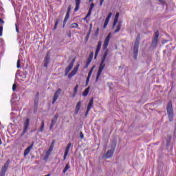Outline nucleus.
<instances>
[{"mask_svg":"<svg viewBox=\"0 0 176 176\" xmlns=\"http://www.w3.org/2000/svg\"><path fill=\"white\" fill-rule=\"evenodd\" d=\"M107 56H108V51H105L104 54L102 56L101 63L100 64L99 69L97 73L96 82H98V79H100V76H101V74H102V71H104V68H105V60L107 59Z\"/></svg>","mask_w":176,"mask_h":176,"instance_id":"1","label":"nucleus"},{"mask_svg":"<svg viewBox=\"0 0 176 176\" xmlns=\"http://www.w3.org/2000/svg\"><path fill=\"white\" fill-rule=\"evenodd\" d=\"M166 111L170 122H173V120L174 119V110H173V102H168L166 106Z\"/></svg>","mask_w":176,"mask_h":176,"instance_id":"2","label":"nucleus"},{"mask_svg":"<svg viewBox=\"0 0 176 176\" xmlns=\"http://www.w3.org/2000/svg\"><path fill=\"white\" fill-rule=\"evenodd\" d=\"M113 148L107 151L106 154L104 155V157L106 159H109V157H112L113 156V153L115 152V148H116V143H114L113 145Z\"/></svg>","mask_w":176,"mask_h":176,"instance_id":"3","label":"nucleus"},{"mask_svg":"<svg viewBox=\"0 0 176 176\" xmlns=\"http://www.w3.org/2000/svg\"><path fill=\"white\" fill-rule=\"evenodd\" d=\"M28 127H30V120L27 118L23 122V130L21 135H24L28 131Z\"/></svg>","mask_w":176,"mask_h":176,"instance_id":"4","label":"nucleus"},{"mask_svg":"<svg viewBox=\"0 0 176 176\" xmlns=\"http://www.w3.org/2000/svg\"><path fill=\"white\" fill-rule=\"evenodd\" d=\"M56 144V140H52L50 148L46 151L45 157H49L50 156V154L52 153V152L53 151V149L54 148V144Z\"/></svg>","mask_w":176,"mask_h":176,"instance_id":"5","label":"nucleus"},{"mask_svg":"<svg viewBox=\"0 0 176 176\" xmlns=\"http://www.w3.org/2000/svg\"><path fill=\"white\" fill-rule=\"evenodd\" d=\"M71 5L68 6L67 11L66 13V15L65 16L64 21H63V28L65 27V25L67 24V21H68V19H69V13H71Z\"/></svg>","mask_w":176,"mask_h":176,"instance_id":"6","label":"nucleus"},{"mask_svg":"<svg viewBox=\"0 0 176 176\" xmlns=\"http://www.w3.org/2000/svg\"><path fill=\"white\" fill-rule=\"evenodd\" d=\"M74 63H75V60H72L69 65L66 67L65 70V76H67V75H68V74L69 73V71L72 69L74 67Z\"/></svg>","mask_w":176,"mask_h":176,"instance_id":"7","label":"nucleus"},{"mask_svg":"<svg viewBox=\"0 0 176 176\" xmlns=\"http://www.w3.org/2000/svg\"><path fill=\"white\" fill-rule=\"evenodd\" d=\"M49 63H50V52H48L44 58V67L47 68L49 65Z\"/></svg>","mask_w":176,"mask_h":176,"instance_id":"8","label":"nucleus"},{"mask_svg":"<svg viewBox=\"0 0 176 176\" xmlns=\"http://www.w3.org/2000/svg\"><path fill=\"white\" fill-rule=\"evenodd\" d=\"M61 94V89H58L54 94V98L52 100V104L54 105L56 101H57V100H58V97L60 96V94Z\"/></svg>","mask_w":176,"mask_h":176,"instance_id":"9","label":"nucleus"},{"mask_svg":"<svg viewBox=\"0 0 176 176\" xmlns=\"http://www.w3.org/2000/svg\"><path fill=\"white\" fill-rule=\"evenodd\" d=\"M94 102V99L91 98L88 103L87 111L85 113V116H87V115H89V112H90V109L93 108Z\"/></svg>","mask_w":176,"mask_h":176,"instance_id":"10","label":"nucleus"},{"mask_svg":"<svg viewBox=\"0 0 176 176\" xmlns=\"http://www.w3.org/2000/svg\"><path fill=\"white\" fill-rule=\"evenodd\" d=\"M160 34V33L159 32V30L155 32L154 38H153V41H152V45H157Z\"/></svg>","mask_w":176,"mask_h":176,"instance_id":"11","label":"nucleus"},{"mask_svg":"<svg viewBox=\"0 0 176 176\" xmlns=\"http://www.w3.org/2000/svg\"><path fill=\"white\" fill-rule=\"evenodd\" d=\"M71 142L68 143L67 146H66V148L65 150V153L63 156V160H65L67 159V157L68 156V153H69V149L71 148Z\"/></svg>","mask_w":176,"mask_h":176,"instance_id":"12","label":"nucleus"},{"mask_svg":"<svg viewBox=\"0 0 176 176\" xmlns=\"http://www.w3.org/2000/svg\"><path fill=\"white\" fill-rule=\"evenodd\" d=\"M78 69H79V64H78L74 69L72 71V72L68 75V78H72V76H75L76 75V73L78 72Z\"/></svg>","mask_w":176,"mask_h":176,"instance_id":"13","label":"nucleus"},{"mask_svg":"<svg viewBox=\"0 0 176 176\" xmlns=\"http://www.w3.org/2000/svg\"><path fill=\"white\" fill-rule=\"evenodd\" d=\"M111 17H112V14L111 12L109 13V14L107 15L104 23L103 25V29L105 30V28H107V25H108V23H109V20H111Z\"/></svg>","mask_w":176,"mask_h":176,"instance_id":"14","label":"nucleus"},{"mask_svg":"<svg viewBox=\"0 0 176 176\" xmlns=\"http://www.w3.org/2000/svg\"><path fill=\"white\" fill-rule=\"evenodd\" d=\"M138 45H135L133 47V58L134 60H137L138 57Z\"/></svg>","mask_w":176,"mask_h":176,"instance_id":"15","label":"nucleus"},{"mask_svg":"<svg viewBox=\"0 0 176 176\" xmlns=\"http://www.w3.org/2000/svg\"><path fill=\"white\" fill-rule=\"evenodd\" d=\"M33 146H34V144H32L30 146H29L28 148L25 149L24 156H28L30 152H31V149H32Z\"/></svg>","mask_w":176,"mask_h":176,"instance_id":"16","label":"nucleus"},{"mask_svg":"<svg viewBox=\"0 0 176 176\" xmlns=\"http://www.w3.org/2000/svg\"><path fill=\"white\" fill-rule=\"evenodd\" d=\"M82 105V102L79 101L76 105V108H75V115H78L79 111H80V107Z\"/></svg>","mask_w":176,"mask_h":176,"instance_id":"17","label":"nucleus"},{"mask_svg":"<svg viewBox=\"0 0 176 176\" xmlns=\"http://www.w3.org/2000/svg\"><path fill=\"white\" fill-rule=\"evenodd\" d=\"M80 8V0H76V7L74 8V12H78Z\"/></svg>","mask_w":176,"mask_h":176,"instance_id":"18","label":"nucleus"},{"mask_svg":"<svg viewBox=\"0 0 176 176\" xmlns=\"http://www.w3.org/2000/svg\"><path fill=\"white\" fill-rule=\"evenodd\" d=\"M118 20H119V12H117L116 14V16L114 18V21L113 23V27H115V25H116V24H118Z\"/></svg>","mask_w":176,"mask_h":176,"instance_id":"19","label":"nucleus"},{"mask_svg":"<svg viewBox=\"0 0 176 176\" xmlns=\"http://www.w3.org/2000/svg\"><path fill=\"white\" fill-rule=\"evenodd\" d=\"M45 130V121L42 120L40 126V129H38V133H42Z\"/></svg>","mask_w":176,"mask_h":176,"instance_id":"20","label":"nucleus"},{"mask_svg":"<svg viewBox=\"0 0 176 176\" xmlns=\"http://www.w3.org/2000/svg\"><path fill=\"white\" fill-rule=\"evenodd\" d=\"M9 164H10V160H8L1 168L8 170V168H9Z\"/></svg>","mask_w":176,"mask_h":176,"instance_id":"21","label":"nucleus"},{"mask_svg":"<svg viewBox=\"0 0 176 176\" xmlns=\"http://www.w3.org/2000/svg\"><path fill=\"white\" fill-rule=\"evenodd\" d=\"M70 168L71 166H69V163H67L63 170V174H65Z\"/></svg>","mask_w":176,"mask_h":176,"instance_id":"22","label":"nucleus"},{"mask_svg":"<svg viewBox=\"0 0 176 176\" xmlns=\"http://www.w3.org/2000/svg\"><path fill=\"white\" fill-rule=\"evenodd\" d=\"M101 50V45H98L97 46L96 52H95V58L96 57H97V56H98V54L100 53V50Z\"/></svg>","mask_w":176,"mask_h":176,"instance_id":"23","label":"nucleus"},{"mask_svg":"<svg viewBox=\"0 0 176 176\" xmlns=\"http://www.w3.org/2000/svg\"><path fill=\"white\" fill-rule=\"evenodd\" d=\"M110 39H111V34H109L104 40V45H108L109 43Z\"/></svg>","mask_w":176,"mask_h":176,"instance_id":"24","label":"nucleus"},{"mask_svg":"<svg viewBox=\"0 0 176 176\" xmlns=\"http://www.w3.org/2000/svg\"><path fill=\"white\" fill-rule=\"evenodd\" d=\"M120 28H122V22H120L118 24L116 29L115 30V32L116 33L119 32V31H120Z\"/></svg>","mask_w":176,"mask_h":176,"instance_id":"25","label":"nucleus"},{"mask_svg":"<svg viewBox=\"0 0 176 176\" xmlns=\"http://www.w3.org/2000/svg\"><path fill=\"white\" fill-rule=\"evenodd\" d=\"M78 88H79V85H76L74 89V94L72 95V97H75V96H76V94L78 93Z\"/></svg>","mask_w":176,"mask_h":176,"instance_id":"26","label":"nucleus"},{"mask_svg":"<svg viewBox=\"0 0 176 176\" xmlns=\"http://www.w3.org/2000/svg\"><path fill=\"white\" fill-rule=\"evenodd\" d=\"M57 119H58V116L57 115H55L54 117V119L52 120V122L51 124L54 125L56 124V122H57Z\"/></svg>","mask_w":176,"mask_h":176,"instance_id":"27","label":"nucleus"},{"mask_svg":"<svg viewBox=\"0 0 176 176\" xmlns=\"http://www.w3.org/2000/svg\"><path fill=\"white\" fill-rule=\"evenodd\" d=\"M6 169H3L1 168V170L0 171V176H5L6 175Z\"/></svg>","mask_w":176,"mask_h":176,"instance_id":"28","label":"nucleus"},{"mask_svg":"<svg viewBox=\"0 0 176 176\" xmlns=\"http://www.w3.org/2000/svg\"><path fill=\"white\" fill-rule=\"evenodd\" d=\"M87 94H89V88L86 89L84 92L82 93L83 97L87 96Z\"/></svg>","mask_w":176,"mask_h":176,"instance_id":"29","label":"nucleus"},{"mask_svg":"<svg viewBox=\"0 0 176 176\" xmlns=\"http://www.w3.org/2000/svg\"><path fill=\"white\" fill-rule=\"evenodd\" d=\"M79 27V25L76 23H73L71 25V28H78Z\"/></svg>","mask_w":176,"mask_h":176,"instance_id":"30","label":"nucleus"},{"mask_svg":"<svg viewBox=\"0 0 176 176\" xmlns=\"http://www.w3.org/2000/svg\"><path fill=\"white\" fill-rule=\"evenodd\" d=\"M140 39H141V37L140 36V34L136 38V41L135 42V45H138L140 43Z\"/></svg>","mask_w":176,"mask_h":176,"instance_id":"31","label":"nucleus"},{"mask_svg":"<svg viewBox=\"0 0 176 176\" xmlns=\"http://www.w3.org/2000/svg\"><path fill=\"white\" fill-rule=\"evenodd\" d=\"M93 9H94V3H91L89 10L93 12Z\"/></svg>","mask_w":176,"mask_h":176,"instance_id":"32","label":"nucleus"},{"mask_svg":"<svg viewBox=\"0 0 176 176\" xmlns=\"http://www.w3.org/2000/svg\"><path fill=\"white\" fill-rule=\"evenodd\" d=\"M91 57H89L87 60V65H90V63H91Z\"/></svg>","mask_w":176,"mask_h":176,"instance_id":"33","label":"nucleus"},{"mask_svg":"<svg viewBox=\"0 0 176 176\" xmlns=\"http://www.w3.org/2000/svg\"><path fill=\"white\" fill-rule=\"evenodd\" d=\"M3 32V27L0 26V36H2Z\"/></svg>","mask_w":176,"mask_h":176,"instance_id":"34","label":"nucleus"},{"mask_svg":"<svg viewBox=\"0 0 176 176\" xmlns=\"http://www.w3.org/2000/svg\"><path fill=\"white\" fill-rule=\"evenodd\" d=\"M89 27H90V30H89V33L87 34V36H89V35H90V32H91V28H93V24L91 23V24L89 25Z\"/></svg>","mask_w":176,"mask_h":176,"instance_id":"35","label":"nucleus"},{"mask_svg":"<svg viewBox=\"0 0 176 176\" xmlns=\"http://www.w3.org/2000/svg\"><path fill=\"white\" fill-rule=\"evenodd\" d=\"M21 66H20V59L17 60L16 63V68H21Z\"/></svg>","mask_w":176,"mask_h":176,"instance_id":"36","label":"nucleus"},{"mask_svg":"<svg viewBox=\"0 0 176 176\" xmlns=\"http://www.w3.org/2000/svg\"><path fill=\"white\" fill-rule=\"evenodd\" d=\"M16 87H17V85H16V84H13V85H12V90L14 91H16Z\"/></svg>","mask_w":176,"mask_h":176,"instance_id":"37","label":"nucleus"},{"mask_svg":"<svg viewBox=\"0 0 176 176\" xmlns=\"http://www.w3.org/2000/svg\"><path fill=\"white\" fill-rule=\"evenodd\" d=\"M91 12L92 11L89 10L87 14L86 15V16L87 17H90V16H91Z\"/></svg>","mask_w":176,"mask_h":176,"instance_id":"38","label":"nucleus"},{"mask_svg":"<svg viewBox=\"0 0 176 176\" xmlns=\"http://www.w3.org/2000/svg\"><path fill=\"white\" fill-rule=\"evenodd\" d=\"M87 19H89V17L85 16V17L83 18L82 20H84V21H86V23H89V21L87 20Z\"/></svg>","mask_w":176,"mask_h":176,"instance_id":"39","label":"nucleus"},{"mask_svg":"<svg viewBox=\"0 0 176 176\" xmlns=\"http://www.w3.org/2000/svg\"><path fill=\"white\" fill-rule=\"evenodd\" d=\"M98 34H100V28H98L96 29V35H98Z\"/></svg>","mask_w":176,"mask_h":176,"instance_id":"40","label":"nucleus"},{"mask_svg":"<svg viewBox=\"0 0 176 176\" xmlns=\"http://www.w3.org/2000/svg\"><path fill=\"white\" fill-rule=\"evenodd\" d=\"M84 135H83V133H82V132H80V138H81V140H83V138H84Z\"/></svg>","mask_w":176,"mask_h":176,"instance_id":"41","label":"nucleus"},{"mask_svg":"<svg viewBox=\"0 0 176 176\" xmlns=\"http://www.w3.org/2000/svg\"><path fill=\"white\" fill-rule=\"evenodd\" d=\"M27 72H23V78L25 79L27 78Z\"/></svg>","mask_w":176,"mask_h":176,"instance_id":"42","label":"nucleus"},{"mask_svg":"<svg viewBox=\"0 0 176 176\" xmlns=\"http://www.w3.org/2000/svg\"><path fill=\"white\" fill-rule=\"evenodd\" d=\"M58 24V21H56V22L55 23V26H54V30H56V28H57Z\"/></svg>","mask_w":176,"mask_h":176,"instance_id":"43","label":"nucleus"},{"mask_svg":"<svg viewBox=\"0 0 176 176\" xmlns=\"http://www.w3.org/2000/svg\"><path fill=\"white\" fill-rule=\"evenodd\" d=\"M91 74H93V72H91V71L89 70V73H88V76H89V78H90V76H91Z\"/></svg>","mask_w":176,"mask_h":176,"instance_id":"44","label":"nucleus"},{"mask_svg":"<svg viewBox=\"0 0 176 176\" xmlns=\"http://www.w3.org/2000/svg\"><path fill=\"white\" fill-rule=\"evenodd\" d=\"M104 0H100V6H102V3H104Z\"/></svg>","mask_w":176,"mask_h":176,"instance_id":"45","label":"nucleus"},{"mask_svg":"<svg viewBox=\"0 0 176 176\" xmlns=\"http://www.w3.org/2000/svg\"><path fill=\"white\" fill-rule=\"evenodd\" d=\"M89 80H90V77L87 76V80H86L87 85V83H89Z\"/></svg>","mask_w":176,"mask_h":176,"instance_id":"46","label":"nucleus"},{"mask_svg":"<svg viewBox=\"0 0 176 176\" xmlns=\"http://www.w3.org/2000/svg\"><path fill=\"white\" fill-rule=\"evenodd\" d=\"M54 126V124H51L50 126V129L52 130V129H53V127Z\"/></svg>","mask_w":176,"mask_h":176,"instance_id":"47","label":"nucleus"},{"mask_svg":"<svg viewBox=\"0 0 176 176\" xmlns=\"http://www.w3.org/2000/svg\"><path fill=\"white\" fill-rule=\"evenodd\" d=\"M0 23H1V24H3L5 23V21L3 20H2V19L0 18Z\"/></svg>","mask_w":176,"mask_h":176,"instance_id":"48","label":"nucleus"},{"mask_svg":"<svg viewBox=\"0 0 176 176\" xmlns=\"http://www.w3.org/2000/svg\"><path fill=\"white\" fill-rule=\"evenodd\" d=\"M93 52L91 53L89 57H91V60H93Z\"/></svg>","mask_w":176,"mask_h":176,"instance_id":"49","label":"nucleus"},{"mask_svg":"<svg viewBox=\"0 0 176 176\" xmlns=\"http://www.w3.org/2000/svg\"><path fill=\"white\" fill-rule=\"evenodd\" d=\"M94 68H95V66L92 67L91 69H90V71H91V72H93Z\"/></svg>","mask_w":176,"mask_h":176,"instance_id":"50","label":"nucleus"},{"mask_svg":"<svg viewBox=\"0 0 176 176\" xmlns=\"http://www.w3.org/2000/svg\"><path fill=\"white\" fill-rule=\"evenodd\" d=\"M94 68H95V66L92 67L91 69H90V71H91V72H93Z\"/></svg>","mask_w":176,"mask_h":176,"instance_id":"51","label":"nucleus"},{"mask_svg":"<svg viewBox=\"0 0 176 176\" xmlns=\"http://www.w3.org/2000/svg\"><path fill=\"white\" fill-rule=\"evenodd\" d=\"M167 42H168V41H163L162 43H167Z\"/></svg>","mask_w":176,"mask_h":176,"instance_id":"52","label":"nucleus"},{"mask_svg":"<svg viewBox=\"0 0 176 176\" xmlns=\"http://www.w3.org/2000/svg\"><path fill=\"white\" fill-rule=\"evenodd\" d=\"M107 47H108V45H104V49H107Z\"/></svg>","mask_w":176,"mask_h":176,"instance_id":"53","label":"nucleus"},{"mask_svg":"<svg viewBox=\"0 0 176 176\" xmlns=\"http://www.w3.org/2000/svg\"><path fill=\"white\" fill-rule=\"evenodd\" d=\"M88 67H89V65H87V63H86L85 68H88Z\"/></svg>","mask_w":176,"mask_h":176,"instance_id":"54","label":"nucleus"},{"mask_svg":"<svg viewBox=\"0 0 176 176\" xmlns=\"http://www.w3.org/2000/svg\"><path fill=\"white\" fill-rule=\"evenodd\" d=\"M39 94L38 93H37V94H36V98H38V97H39Z\"/></svg>","mask_w":176,"mask_h":176,"instance_id":"55","label":"nucleus"},{"mask_svg":"<svg viewBox=\"0 0 176 176\" xmlns=\"http://www.w3.org/2000/svg\"><path fill=\"white\" fill-rule=\"evenodd\" d=\"M68 35H69V37L71 38V32H69Z\"/></svg>","mask_w":176,"mask_h":176,"instance_id":"56","label":"nucleus"},{"mask_svg":"<svg viewBox=\"0 0 176 176\" xmlns=\"http://www.w3.org/2000/svg\"><path fill=\"white\" fill-rule=\"evenodd\" d=\"M0 145H2V140L0 138Z\"/></svg>","mask_w":176,"mask_h":176,"instance_id":"57","label":"nucleus"},{"mask_svg":"<svg viewBox=\"0 0 176 176\" xmlns=\"http://www.w3.org/2000/svg\"><path fill=\"white\" fill-rule=\"evenodd\" d=\"M98 45H101V41H99Z\"/></svg>","mask_w":176,"mask_h":176,"instance_id":"58","label":"nucleus"},{"mask_svg":"<svg viewBox=\"0 0 176 176\" xmlns=\"http://www.w3.org/2000/svg\"><path fill=\"white\" fill-rule=\"evenodd\" d=\"M16 32H19V28L16 27Z\"/></svg>","mask_w":176,"mask_h":176,"instance_id":"59","label":"nucleus"},{"mask_svg":"<svg viewBox=\"0 0 176 176\" xmlns=\"http://www.w3.org/2000/svg\"><path fill=\"white\" fill-rule=\"evenodd\" d=\"M160 2H163V0H158Z\"/></svg>","mask_w":176,"mask_h":176,"instance_id":"60","label":"nucleus"},{"mask_svg":"<svg viewBox=\"0 0 176 176\" xmlns=\"http://www.w3.org/2000/svg\"><path fill=\"white\" fill-rule=\"evenodd\" d=\"M93 1H94V0H89V2H93Z\"/></svg>","mask_w":176,"mask_h":176,"instance_id":"61","label":"nucleus"},{"mask_svg":"<svg viewBox=\"0 0 176 176\" xmlns=\"http://www.w3.org/2000/svg\"><path fill=\"white\" fill-rule=\"evenodd\" d=\"M35 104H36V100L34 101Z\"/></svg>","mask_w":176,"mask_h":176,"instance_id":"62","label":"nucleus"}]
</instances>
